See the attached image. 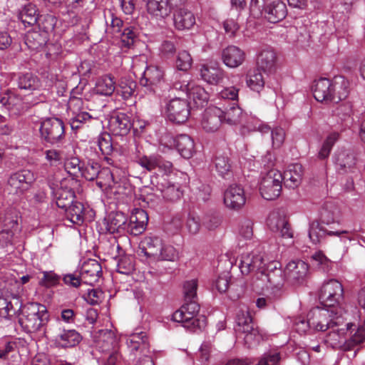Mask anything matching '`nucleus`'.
<instances>
[{
	"label": "nucleus",
	"mask_w": 365,
	"mask_h": 365,
	"mask_svg": "<svg viewBox=\"0 0 365 365\" xmlns=\"http://www.w3.org/2000/svg\"><path fill=\"white\" fill-rule=\"evenodd\" d=\"M257 65L264 71H272L276 66L277 55L272 48H266L260 51L257 57Z\"/></svg>",
	"instance_id": "58836bf2"
},
{
	"label": "nucleus",
	"mask_w": 365,
	"mask_h": 365,
	"mask_svg": "<svg viewBox=\"0 0 365 365\" xmlns=\"http://www.w3.org/2000/svg\"><path fill=\"white\" fill-rule=\"evenodd\" d=\"M348 81L342 76L335 77L333 81L322 78L314 82V97L322 103H338L348 96Z\"/></svg>",
	"instance_id": "f257e3e1"
},
{
	"label": "nucleus",
	"mask_w": 365,
	"mask_h": 365,
	"mask_svg": "<svg viewBox=\"0 0 365 365\" xmlns=\"http://www.w3.org/2000/svg\"><path fill=\"white\" fill-rule=\"evenodd\" d=\"M163 78V71L158 66H149L143 73L140 83L143 86H156L161 82Z\"/></svg>",
	"instance_id": "e433bc0d"
},
{
	"label": "nucleus",
	"mask_w": 365,
	"mask_h": 365,
	"mask_svg": "<svg viewBox=\"0 0 365 365\" xmlns=\"http://www.w3.org/2000/svg\"><path fill=\"white\" fill-rule=\"evenodd\" d=\"M287 14V6L281 1L275 0L266 6L265 18L271 23H277L284 19Z\"/></svg>",
	"instance_id": "7c9ffc66"
},
{
	"label": "nucleus",
	"mask_w": 365,
	"mask_h": 365,
	"mask_svg": "<svg viewBox=\"0 0 365 365\" xmlns=\"http://www.w3.org/2000/svg\"><path fill=\"white\" fill-rule=\"evenodd\" d=\"M158 189L162 193L163 198L168 201H176L182 195L180 185L172 183L166 179H163L160 182H158Z\"/></svg>",
	"instance_id": "2f4dec72"
},
{
	"label": "nucleus",
	"mask_w": 365,
	"mask_h": 365,
	"mask_svg": "<svg viewBox=\"0 0 365 365\" xmlns=\"http://www.w3.org/2000/svg\"><path fill=\"white\" fill-rule=\"evenodd\" d=\"M101 266L97 260L88 259L83 262L79 272L83 283L93 285L98 281L101 275Z\"/></svg>",
	"instance_id": "412c9836"
},
{
	"label": "nucleus",
	"mask_w": 365,
	"mask_h": 365,
	"mask_svg": "<svg viewBox=\"0 0 365 365\" xmlns=\"http://www.w3.org/2000/svg\"><path fill=\"white\" fill-rule=\"evenodd\" d=\"M159 255L156 258L158 261H170L174 262L178 258V252L177 250L172 245L163 242L162 249L159 251Z\"/></svg>",
	"instance_id": "6e6d98bb"
},
{
	"label": "nucleus",
	"mask_w": 365,
	"mask_h": 365,
	"mask_svg": "<svg viewBox=\"0 0 365 365\" xmlns=\"http://www.w3.org/2000/svg\"><path fill=\"white\" fill-rule=\"evenodd\" d=\"M312 262L313 265L318 267L324 272L329 270L331 264V262L329 259L325 256L322 251H317L314 252L312 257Z\"/></svg>",
	"instance_id": "bf43d9fd"
},
{
	"label": "nucleus",
	"mask_w": 365,
	"mask_h": 365,
	"mask_svg": "<svg viewBox=\"0 0 365 365\" xmlns=\"http://www.w3.org/2000/svg\"><path fill=\"white\" fill-rule=\"evenodd\" d=\"M200 72L202 79L210 84L217 85L225 77L224 71L218 67L202 66Z\"/></svg>",
	"instance_id": "ea45409f"
},
{
	"label": "nucleus",
	"mask_w": 365,
	"mask_h": 365,
	"mask_svg": "<svg viewBox=\"0 0 365 365\" xmlns=\"http://www.w3.org/2000/svg\"><path fill=\"white\" fill-rule=\"evenodd\" d=\"M173 20L175 28L179 31L189 30L195 24L194 14L185 7L174 10Z\"/></svg>",
	"instance_id": "a878e982"
},
{
	"label": "nucleus",
	"mask_w": 365,
	"mask_h": 365,
	"mask_svg": "<svg viewBox=\"0 0 365 365\" xmlns=\"http://www.w3.org/2000/svg\"><path fill=\"white\" fill-rule=\"evenodd\" d=\"M282 174L277 170H269L261 180L259 191L262 197L267 200L277 199L281 195Z\"/></svg>",
	"instance_id": "6e6552de"
},
{
	"label": "nucleus",
	"mask_w": 365,
	"mask_h": 365,
	"mask_svg": "<svg viewBox=\"0 0 365 365\" xmlns=\"http://www.w3.org/2000/svg\"><path fill=\"white\" fill-rule=\"evenodd\" d=\"M356 326L352 327L351 332L355 330ZM350 339L345 341L344 343V351H349L355 346L364 342L365 341V328L358 327L356 331L352 333L349 332Z\"/></svg>",
	"instance_id": "8fccbe9b"
},
{
	"label": "nucleus",
	"mask_w": 365,
	"mask_h": 365,
	"mask_svg": "<svg viewBox=\"0 0 365 365\" xmlns=\"http://www.w3.org/2000/svg\"><path fill=\"white\" fill-rule=\"evenodd\" d=\"M108 127L110 132L115 135H126L132 124L129 117L123 113L113 114L109 119Z\"/></svg>",
	"instance_id": "393cba45"
},
{
	"label": "nucleus",
	"mask_w": 365,
	"mask_h": 365,
	"mask_svg": "<svg viewBox=\"0 0 365 365\" xmlns=\"http://www.w3.org/2000/svg\"><path fill=\"white\" fill-rule=\"evenodd\" d=\"M347 234V231H327V230L322 228L319 223L317 222H312L309 225V237L311 241L314 244H318L321 242V240L326 235L330 236H338L342 237L344 235Z\"/></svg>",
	"instance_id": "f704fd0d"
},
{
	"label": "nucleus",
	"mask_w": 365,
	"mask_h": 365,
	"mask_svg": "<svg viewBox=\"0 0 365 365\" xmlns=\"http://www.w3.org/2000/svg\"><path fill=\"white\" fill-rule=\"evenodd\" d=\"M343 296L344 289L341 282L336 279H329L323 283L319 297L324 306L339 308L342 307L340 302Z\"/></svg>",
	"instance_id": "423d86ee"
},
{
	"label": "nucleus",
	"mask_w": 365,
	"mask_h": 365,
	"mask_svg": "<svg viewBox=\"0 0 365 365\" xmlns=\"http://www.w3.org/2000/svg\"><path fill=\"white\" fill-rule=\"evenodd\" d=\"M355 327L354 324L346 323L343 327H335L331 329L325 341L333 348L341 347L344 350V343L346 340H344L345 336L348 335V333H351L352 327Z\"/></svg>",
	"instance_id": "bb28decb"
},
{
	"label": "nucleus",
	"mask_w": 365,
	"mask_h": 365,
	"mask_svg": "<svg viewBox=\"0 0 365 365\" xmlns=\"http://www.w3.org/2000/svg\"><path fill=\"white\" fill-rule=\"evenodd\" d=\"M127 217L121 212L110 213L108 218L107 230L110 233L126 232Z\"/></svg>",
	"instance_id": "a19ab883"
},
{
	"label": "nucleus",
	"mask_w": 365,
	"mask_h": 365,
	"mask_svg": "<svg viewBox=\"0 0 365 365\" xmlns=\"http://www.w3.org/2000/svg\"><path fill=\"white\" fill-rule=\"evenodd\" d=\"M197 107H203L209 99L208 93L201 86L192 85L187 96Z\"/></svg>",
	"instance_id": "09e8293b"
},
{
	"label": "nucleus",
	"mask_w": 365,
	"mask_h": 365,
	"mask_svg": "<svg viewBox=\"0 0 365 365\" xmlns=\"http://www.w3.org/2000/svg\"><path fill=\"white\" fill-rule=\"evenodd\" d=\"M41 138L48 143L56 144L64 135V125L58 118H48L43 121L40 127Z\"/></svg>",
	"instance_id": "f8f14e48"
},
{
	"label": "nucleus",
	"mask_w": 365,
	"mask_h": 365,
	"mask_svg": "<svg viewBox=\"0 0 365 365\" xmlns=\"http://www.w3.org/2000/svg\"><path fill=\"white\" fill-rule=\"evenodd\" d=\"M165 115L173 123H185L190 115L189 103L180 97L172 98L166 103Z\"/></svg>",
	"instance_id": "1a4fd4ad"
},
{
	"label": "nucleus",
	"mask_w": 365,
	"mask_h": 365,
	"mask_svg": "<svg viewBox=\"0 0 365 365\" xmlns=\"http://www.w3.org/2000/svg\"><path fill=\"white\" fill-rule=\"evenodd\" d=\"M101 165L93 160H88L84 164L82 168L80 174L83 178L89 181L96 180L98 177V174L100 172Z\"/></svg>",
	"instance_id": "864d4df0"
},
{
	"label": "nucleus",
	"mask_w": 365,
	"mask_h": 365,
	"mask_svg": "<svg viewBox=\"0 0 365 365\" xmlns=\"http://www.w3.org/2000/svg\"><path fill=\"white\" fill-rule=\"evenodd\" d=\"M97 143L99 150L105 155L104 160L108 165H113V160L109 157L113 150L111 136L106 133H102L98 136Z\"/></svg>",
	"instance_id": "c03bdc74"
},
{
	"label": "nucleus",
	"mask_w": 365,
	"mask_h": 365,
	"mask_svg": "<svg viewBox=\"0 0 365 365\" xmlns=\"http://www.w3.org/2000/svg\"><path fill=\"white\" fill-rule=\"evenodd\" d=\"M115 89V83L113 78L106 75L101 77L95 87L97 93L102 96H110Z\"/></svg>",
	"instance_id": "de8ad7c7"
},
{
	"label": "nucleus",
	"mask_w": 365,
	"mask_h": 365,
	"mask_svg": "<svg viewBox=\"0 0 365 365\" xmlns=\"http://www.w3.org/2000/svg\"><path fill=\"white\" fill-rule=\"evenodd\" d=\"M309 270V265L302 260L289 262L284 269L286 280L292 284L302 283Z\"/></svg>",
	"instance_id": "a211bd4d"
},
{
	"label": "nucleus",
	"mask_w": 365,
	"mask_h": 365,
	"mask_svg": "<svg viewBox=\"0 0 365 365\" xmlns=\"http://www.w3.org/2000/svg\"><path fill=\"white\" fill-rule=\"evenodd\" d=\"M111 165L112 168L101 166L99 174L96 178L97 185L102 190L118 188L126 180L125 172L114 165V163Z\"/></svg>",
	"instance_id": "0eeeda50"
},
{
	"label": "nucleus",
	"mask_w": 365,
	"mask_h": 365,
	"mask_svg": "<svg viewBox=\"0 0 365 365\" xmlns=\"http://www.w3.org/2000/svg\"><path fill=\"white\" fill-rule=\"evenodd\" d=\"M17 86L19 89L28 92L25 96L34 98L39 96L41 99L38 101V104L44 102L46 99L41 89L42 84L40 79L31 73L20 74L17 79Z\"/></svg>",
	"instance_id": "9d476101"
},
{
	"label": "nucleus",
	"mask_w": 365,
	"mask_h": 365,
	"mask_svg": "<svg viewBox=\"0 0 365 365\" xmlns=\"http://www.w3.org/2000/svg\"><path fill=\"white\" fill-rule=\"evenodd\" d=\"M67 181L62 182V186L58 189L56 195V203L59 208L66 210L73 202L75 198V192L71 188L64 187V184Z\"/></svg>",
	"instance_id": "79ce46f5"
},
{
	"label": "nucleus",
	"mask_w": 365,
	"mask_h": 365,
	"mask_svg": "<svg viewBox=\"0 0 365 365\" xmlns=\"http://www.w3.org/2000/svg\"><path fill=\"white\" fill-rule=\"evenodd\" d=\"M236 322V331L240 334L243 332H247L249 330H252V328L255 327L252 317L247 309H241L238 312Z\"/></svg>",
	"instance_id": "a18cd8bd"
},
{
	"label": "nucleus",
	"mask_w": 365,
	"mask_h": 365,
	"mask_svg": "<svg viewBox=\"0 0 365 365\" xmlns=\"http://www.w3.org/2000/svg\"><path fill=\"white\" fill-rule=\"evenodd\" d=\"M163 244V241L158 237H145L140 243L138 255L145 257L150 262H156Z\"/></svg>",
	"instance_id": "f3484780"
},
{
	"label": "nucleus",
	"mask_w": 365,
	"mask_h": 365,
	"mask_svg": "<svg viewBox=\"0 0 365 365\" xmlns=\"http://www.w3.org/2000/svg\"><path fill=\"white\" fill-rule=\"evenodd\" d=\"M134 258L131 255H124L119 258L117 271L123 274H130L134 269Z\"/></svg>",
	"instance_id": "4d7b16f0"
},
{
	"label": "nucleus",
	"mask_w": 365,
	"mask_h": 365,
	"mask_svg": "<svg viewBox=\"0 0 365 365\" xmlns=\"http://www.w3.org/2000/svg\"><path fill=\"white\" fill-rule=\"evenodd\" d=\"M345 313L343 307H316L308 314V324L316 331H325L329 329H334L335 327L343 326Z\"/></svg>",
	"instance_id": "f03ea898"
},
{
	"label": "nucleus",
	"mask_w": 365,
	"mask_h": 365,
	"mask_svg": "<svg viewBox=\"0 0 365 365\" xmlns=\"http://www.w3.org/2000/svg\"><path fill=\"white\" fill-rule=\"evenodd\" d=\"M239 235L245 240H250L253 236V222L249 219L243 220L239 225Z\"/></svg>",
	"instance_id": "338daca9"
},
{
	"label": "nucleus",
	"mask_w": 365,
	"mask_h": 365,
	"mask_svg": "<svg viewBox=\"0 0 365 365\" xmlns=\"http://www.w3.org/2000/svg\"><path fill=\"white\" fill-rule=\"evenodd\" d=\"M159 156L158 155H144L138 158V163L147 170L153 171L157 168Z\"/></svg>",
	"instance_id": "0e129e2a"
},
{
	"label": "nucleus",
	"mask_w": 365,
	"mask_h": 365,
	"mask_svg": "<svg viewBox=\"0 0 365 365\" xmlns=\"http://www.w3.org/2000/svg\"><path fill=\"white\" fill-rule=\"evenodd\" d=\"M174 145L179 153L185 158L189 159L194 153V141L187 135L181 134L178 135L173 140Z\"/></svg>",
	"instance_id": "4c0bfd02"
},
{
	"label": "nucleus",
	"mask_w": 365,
	"mask_h": 365,
	"mask_svg": "<svg viewBox=\"0 0 365 365\" xmlns=\"http://www.w3.org/2000/svg\"><path fill=\"white\" fill-rule=\"evenodd\" d=\"M223 200L225 206L230 210H240L246 202L244 188L240 185H230L224 192Z\"/></svg>",
	"instance_id": "2eb2a0df"
},
{
	"label": "nucleus",
	"mask_w": 365,
	"mask_h": 365,
	"mask_svg": "<svg viewBox=\"0 0 365 365\" xmlns=\"http://www.w3.org/2000/svg\"><path fill=\"white\" fill-rule=\"evenodd\" d=\"M213 164L219 175L225 178L231 176L232 163L228 153L217 152L214 158Z\"/></svg>",
	"instance_id": "473e14b6"
},
{
	"label": "nucleus",
	"mask_w": 365,
	"mask_h": 365,
	"mask_svg": "<svg viewBox=\"0 0 365 365\" xmlns=\"http://www.w3.org/2000/svg\"><path fill=\"white\" fill-rule=\"evenodd\" d=\"M185 0H146V10L155 19H163L169 16L171 8L184 5Z\"/></svg>",
	"instance_id": "ddd939ff"
},
{
	"label": "nucleus",
	"mask_w": 365,
	"mask_h": 365,
	"mask_svg": "<svg viewBox=\"0 0 365 365\" xmlns=\"http://www.w3.org/2000/svg\"><path fill=\"white\" fill-rule=\"evenodd\" d=\"M303 175V169L302 165L299 163L292 164L282 174L284 184L286 187L294 189L297 187L302 182Z\"/></svg>",
	"instance_id": "c756f323"
},
{
	"label": "nucleus",
	"mask_w": 365,
	"mask_h": 365,
	"mask_svg": "<svg viewBox=\"0 0 365 365\" xmlns=\"http://www.w3.org/2000/svg\"><path fill=\"white\" fill-rule=\"evenodd\" d=\"M64 166L68 173L73 176H78L82 168V166H81V161L77 157L66 158Z\"/></svg>",
	"instance_id": "e2e57ef3"
},
{
	"label": "nucleus",
	"mask_w": 365,
	"mask_h": 365,
	"mask_svg": "<svg viewBox=\"0 0 365 365\" xmlns=\"http://www.w3.org/2000/svg\"><path fill=\"white\" fill-rule=\"evenodd\" d=\"M67 219L73 224L80 225L84 220V207L82 203L73 202L66 210Z\"/></svg>",
	"instance_id": "49530a36"
},
{
	"label": "nucleus",
	"mask_w": 365,
	"mask_h": 365,
	"mask_svg": "<svg viewBox=\"0 0 365 365\" xmlns=\"http://www.w3.org/2000/svg\"><path fill=\"white\" fill-rule=\"evenodd\" d=\"M148 221L147 212L144 210L137 209L127 222L126 232L134 236L139 235L145 231Z\"/></svg>",
	"instance_id": "b1692460"
},
{
	"label": "nucleus",
	"mask_w": 365,
	"mask_h": 365,
	"mask_svg": "<svg viewBox=\"0 0 365 365\" xmlns=\"http://www.w3.org/2000/svg\"><path fill=\"white\" fill-rule=\"evenodd\" d=\"M197 282L196 279L186 281L183 285L185 301L197 299Z\"/></svg>",
	"instance_id": "680f3d73"
},
{
	"label": "nucleus",
	"mask_w": 365,
	"mask_h": 365,
	"mask_svg": "<svg viewBox=\"0 0 365 365\" xmlns=\"http://www.w3.org/2000/svg\"><path fill=\"white\" fill-rule=\"evenodd\" d=\"M339 138V133L338 132H332L329 133L324 140L322 146L318 153V157L320 159L327 158L332 149L333 145Z\"/></svg>",
	"instance_id": "5fc2aeb1"
},
{
	"label": "nucleus",
	"mask_w": 365,
	"mask_h": 365,
	"mask_svg": "<svg viewBox=\"0 0 365 365\" xmlns=\"http://www.w3.org/2000/svg\"><path fill=\"white\" fill-rule=\"evenodd\" d=\"M96 349L101 353H110L117 349L118 340L114 332L108 329L98 331L94 336Z\"/></svg>",
	"instance_id": "aec40b11"
},
{
	"label": "nucleus",
	"mask_w": 365,
	"mask_h": 365,
	"mask_svg": "<svg viewBox=\"0 0 365 365\" xmlns=\"http://www.w3.org/2000/svg\"><path fill=\"white\" fill-rule=\"evenodd\" d=\"M82 339L81 335L75 329H59L54 341L57 346L71 348L76 346Z\"/></svg>",
	"instance_id": "cd10ccee"
},
{
	"label": "nucleus",
	"mask_w": 365,
	"mask_h": 365,
	"mask_svg": "<svg viewBox=\"0 0 365 365\" xmlns=\"http://www.w3.org/2000/svg\"><path fill=\"white\" fill-rule=\"evenodd\" d=\"M36 180V176L29 170L24 169L12 173L8 179L10 191L16 194H22L28 190Z\"/></svg>",
	"instance_id": "9b49d317"
},
{
	"label": "nucleus",
	"mask_w": 365,
	"mask_h": 365,
	"mask_svg": "<svg viewBox=\"0 0 365 365\" xmlns=\"http://www.w3.org/2000/svg\"><path fill=\"white\" fill-rule=\"evenodd\" d=\"M335 163L338 169L344 173L351 171L356 164L354 153L349 150H341L336 153Z\"/></svg>",
	"instance_id": "c9c22d12"
},
{
	"label": "nucleus",
	"mask_w": 365,
	"mask_h": 365,
	"mask_svg": "<svg viewBox=\"0 0 365 365\" xmlns=\"http://www.w3.org/2000/svg\"><path fill=\"white\" fill-rule=\"evenodd\" d=\"M49 319L47 308L45 305L31 302L23 307L19 324L28 333L41 331Z\"/></svg>",
	"instance_id": "7ed1b4c3"
},
{
	"label": "nucleus",
	"mask_w": 365,
	"mask_h": 365,
	"mask_svg": "<svg viewBox=\"0 0 365 365\" xmlns=\"http://www.w3.org/2000/svg\"><path fill=\"white\" fill-rule=\"evenodd\" d=\"M192 61V58L187 51H180L176 60V67L180 71H187L191 67Z\"/></svg>",
	"instance_id": "69168bd1"
},
{
	"label": "nucleus",
	"mask_w": 365,
	"mask_h": 365,
	"mask_svg": "<svg viewBox=\"0 0 365 365\" xmlns=\"http://www.w3.org/2000/svg\"><path fill=\"white\" fill-rule=\"evenodd\" d=\"M92 116L86 111L78 112L73 114L70 119V125L72 130H78L84 123L90 121Z\"/></svg>",
	"instance_id": "052dcab7"
},
{
	"label": "nucleus",
	"mask_w": 365,
	"mask_h": 365,
	"mask_svg": "<svg viewBox=\"0 0 365 365\" xmlns=\"http://www.w3.org/2000/svg\"><path fill=\"white\" fill-rule=\"evenodd\" d=\"M222 60L230 68H237L245 61L244 51L235 46H229L222 51Z\"/></svg>",
	"instance_id": "c85d7f7f"
},
{
	"label": "nucleus",
	"mask_w": 365,
	"mask_h": 365,
	"mask_svg": "<svg viewBox=\"0 0 365 365\" xmlns=\"http://www.w3.org/2000/svg\"><path fill=\"white\" fill-rule=\"evenodd\" d=\"M41 98L38 96L34 98L30 96L22 97L16 91L8 90L0 96V103L9 113L11 115H20L27 111L30 108L38 104Z\"/></svg>",
	"instance_id": "39448f33"
},
{
	"label": "nucleus",
	"mask_w": 365,
	"mask_h": 365,
	"mask_svg": "<svg viewBox=\"0 0 365 365\" xmlns=\"http://www.w3.org/2000/svg\"><path fill=\"white\" fill-rule=\"evenodd\" d=\"M223 110L217 107H210L206 109L201 120L202 128L207 133L217 131L222 122Z\"/></svg>",
	"instance_id": "6ab92c4d"
},
{
	"label": "nucleus",
	"mask_w": 365,
	"mask_h": 365,
	"mask_svg": "<svg viewBox=\"0 0 365 365\" xmlns=\"http://www.w3.org/2000/svg\"><path fill=\"white\" fill-rule=\"evenodd\" d=\"M246 83L250 89L257 92L262 90L264 86L262 74L259 70L250 71L246 77Z\"/></svg>",
	"instance_id": "3c124183"
},
{
	"label": "nucleus",
	"mask_w": 365,
	"mask_h": 365,
	"mask_svg": "<svg viewBox=\"0 0 365 365\" xmlns=\"http://www.w3.org/2000/svg\"><path fill=\"white\" fill-rule=\"evenodd\" d=\"M267 225L270 230L279 233L283 238L291 239L293 237V232L285 217L279 213H271L267 219Z\"/></svg>",
	"instance_id": "4be33fe9"
},
{
	"label": "nucleus",
	"mask_w": 365,
	"mask_h": 365,
	"mask_svg": "<svg viewBox=\"0 0 365 365\" xmlns=\"http://www.w3.org/2000/svg\"><path fill=\"white\" fill-rule=\"evenodd\" d=\"M264 267L262 255L259 252L243 253L240 256L239 268L244 275L250 273L261 271Z\"/></svg>",
	"instance_id": "4468645a"
},
{
	"label": "nucleus",
	"mask_w": 365,
	"mask_h": 365,
	"mask_svg": "<svg viewBox=\"0 0 365 365\" xmlns=\"http://www.w3.org/2000/svg\"><path fill=\"white\" fill-rule=\"evenodd\" d=\"M353 114L352 105L349 102L339 104L333 110L335 125L340 131L350 128L354 122Z\"/></svg>",
	"instance_id": "dca6fc26"
},
{
	"label": "nucleus",
	"mask_w": 365,
	"mask_h": 365,
	"mask_svg": "<svg viewBox=\"0 0 365 365\" xmlns=\"http://www.w3.org/2000/svg\"><path fill=\"white\" fill-rule=\"evenodd\" d=\"M277 262L269 264V269L265 271L264 268L259 277L261 280L267 281L270 287L279 288L286 280L284 271L277 267Z\"/></svg>",
	"instance_id": "5701e85b"
},
{
	"label": "nucleus",
	"mask_w": 365,
	"mask_h": 365,
	"mask_svg": "<svg viewBox=\"0 0 365 365\" xmlns=\"http://www.w3.org/2000/svg\"><path fill=\"white\" fill-rule=\"evenodd\" d=\"M120 36L123 46L130 47L134 43L136 38V33L133 27H127L118 34Z\"/></svg>",
	"instance_id": "774afa93"
},
{
	"label": "nucleus",
	"mask_w": 365,
	"mask_h": 365,
	"mask_svg": "<svg viewBox=\"0 0 365 365\" xmlns=\"http://www.w3.org/2000/svg\"><path fill=\"white\" fill-rule=\"evenodd\" d=\"M244 117L242 110L236 103H234L231 107L223 111L222 122L230 125H235L241 123Z\"/></svg>",
	"instance_id": "37998d69"
},
{
	"label": "nucleus",
	"mask_w": 365,
	"mask_h": 365,
	"mask_svg": "<svg viewBox=\"0 0 365 365\" xmlns=\"http://www.w3.org/2000/svg\"><path fill=\"white\" fill-rule=\"evenodd\" d=\"M340 217L339 209L331 203H327L322 212V220L324 223L329 225L338 222Z\"/></svg>",
	"instance_id": "603ef678"
},
{
	"label": "nucleus",
	"mask_w": 365,
	"mask_h": 365,
	"mask_svg": "<svg viewBox=\"0 0 365 365\" xmlns=\"http://www.w3.org/2000/svg\"><path fill=\"white\" fill-rule=\"evenodd\" d=\"M241 334H244L243 339L245 344L249 348L256 346L263 339V334L257 327H253L252 330H249L247 332H243Z\"/></svg>",
	"instance_id": "13d9d810"
},
{
	"label": "nucleus",
	"mask_w": 365,
	"mask_h": 365,
	"mask_svg": "<svg viewBox=\"0 0 365 365\" xmlns=\"http://www.w3.org/2000/svg\"><path fill=\"white\" fill-rule=\"evenodd\" d=\"M199 310L200 305L197 300L185 301L184 304L174 312L172 319L182 323L185 329L195 331L204 328L207 323L205 316L197 317Z\"/></svg>",
	"instance_id": "20e7f679"
},
{
	"label": "nucleus",
	"mask_w": 365,
	"mask_h": 365,
	"mask_svg": "<svg viewBox=\"0 0 365 365\" xmlns=\"http://www.w3.org/2000/svg\"><path fill=\"white\" fill-rule=\"evenodd\" d=\"M126 343L132 351H140L147 352L149 349V342L147 334L144 331L131 334L127 339Z\"/></svg>",
	"instance_id": "72a5a7b5"
}]
</instances>
